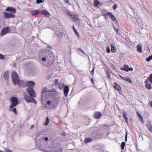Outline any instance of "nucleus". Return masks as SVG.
Returning a JSON list of instances; mask_svg holds the SVG:
<instances>
[{
	"mask_svg": "<svg viewBox=\"0 0 152 152\" xmlns=\"http://www.w3.org/2000/svg\"><path fill=\"white\" fill-rule=\"evenodd\" d=\"M39 13V11L38 10H33L31 11V14L32 15H35Z\"/></svg>",
	"mask_w": 152,
	"mask_h": 152,
	"instance_id": "2eb2a0df",
	"label": "nucleus"
},
{
	"mask_svg": "<svg viewBox=\"0 0 152 152\" xmlns=\"http://www.w3.org/2000/svg\"><path fill=\"white\" fill-rule=\"evenodd\" d=\"M42 14L45 15V16H49L50 15L49 13L46 10H43L41 11Z\"/></svg>",
	"mask_w": 152,
	"mask_h": 152,
	"instance_id": "aec40b11",
	"label": "nucleus"
},
{
	"mask_svg": "<svg viewBox=\"0 0 152 152\" xmlns=\"http://www.w3.org/2000/svg\"><path fill=\"white\" fill-rule=\"evenodd\" d=\"M133 70V68H132V67H131V68H129V69H128V70H129V71H132Z\"/></svg>",
	"mask_w": 152,
	"mask_h": 152,
	"instance_id": "603ef678",
	"label": "nucleus"
},
{
	"mask_svg": "<svg viewBox=\"0 0 152 152\" xmlns=\"http://www.w3.org/2000/svg\"><path fill=\"white\" fill-rule=\"evenodd\" d=\"M47 104L50 107L52 108H55L57 106L56 102L53 100L48 101Z\"/></svg>",
	"mask_w": 152,
	"mask_h": 152,
	"instance_id": "6e6552de",
	"label": "nucleus"
},
{
	"mask_svg": "<svg viewBox=\"0 0 152 152\" xmlns=\"http://www.w3.org/2000/svg\"><path fill=\"white\" fill-rule=\"evenodd\" d=\"M5 151L6 152H12L11 151L7 148H5Z\"/></svg>",
	"mask_w": 152,
	"mask_h": 152,
	"instance_id": "c03bdc74",
	"label": "nucleus"
},
{
	"mask_svg": "<svg viewBox=\"0 0 152 152\" xmlns=\"http://www.w3.org/2000/svg\"><path fill=\"white\" fill-rule=\"evenodd\" d=\"M137 116H138V117H139V118L140 121L142 122H144V121H143V117H142V116H141V115H140V114L139 113H138V112H137Z\"/></svg>",
	"mask_w": 152,
	"mask_h": 152,
	"instance_id": "cd10ccee",
	"label": "nucleus"
},
{
	"mask_svg": "<svg viewBox=\"0 0 152 152\" xmlns=\"http://www.w3.org/2000/svg\"><path fill=\"white\" fill-rule=\"evenodd\" d=\"M111 51L113 53H114L116 51V49L112 45H111Z\"/></svg>",
	"mask_w": 152,
	"mask_h": 152,
	"instance_id": "2f4dec72",
	"label": "nucleus"
},
{
	"mask_svg": "<svg viewBox=\"0 0 152 152\" xmlns=\"http://www.w3.org/2000/svg\"><path fill=\"white\" fill-rule=\"evenodd\" d=\"M127 133L126 132V134L125 138V141L126 142L127 140Z\"/></svg>",
	"mask_w": 152,
	"mask_h": 152,
	"instance_id": "de8ad7c7",
	"label": "nucleus"
},
{
	"mask_svg": "<svg viewBox=\"0 0 152 152\" xmlns=\"http://www.w3.org/2000/svg\"><path fill=\"white\" fill-rule=\"evenodd\" d=\"M124 68H121L120 69L122 70L125 71L126 72L129 71V66L128 65L126 64H124Z\"/></svg>",
	"mask_w": 152,
	"mask_h": 152,
	"instance_id": "412c9836",
	"label": "nucleus"
},
{
	"mask_svg": "<svg viewBox=\"0 0 152 152\" xmlns=\"http://www.w3.org/2000/svg\"><path fill=\"white\" fill-rule=\"evenodd\" d=\"M145 87L148 90H151L152 89V87L151 86V83L148 79H146L145 81Z\"/></svg>",
	"mask_w": 152,
	"mask_h": 152,
	"instance_id": "f8f14e48",
	"label": "nucleus"
},
{
	"mask_svg": "<svg viewBox=\"0 0 152 152\" xmlns=\"http://www.w3.org/2000/svg\"><path fill=\"white\" fill-rule=\"evenodd\" d=\"M9 110L10 111L13 112L15 114H16L17 113L16 108H10V107Z\"/></svg>",
	"mask_w": 152,
	"mask_h": 152,
	"instance_id": "a878e982",
	"label": "nucleus"
},
{
	"mask_svg": "<svg viewBox=\"0 0 152 152\" xmlns=\"http://www.w3.org/2000/svg\"><path fill=\"white\" fill-rule=\"evenodd\" d=\"M10 31V29L8 27L4 28L2 30L1 32V35H4L6 34L9 33Z\"/></svg>",
	"mask_w": 152,
	"mask_h": 152,
	"instance_id": "9d476101",
	"label": "nucleus"
},
{
	"mask_svg": "<svg viewBox=\"0 0 152 152\" xmlns=\"http://www.w3.org/2000/svg\"><path fill=\"white\" fill-rule=\"evenodd\" d=\"M137 51L139 53H142V48L141 47V46L140 45H137Z\"/></svg>",
	"mask_w": 152,
	"mask_h": 152,
	"instance_id": "4be33fe9",
	"label": "nucleus"
},
{
	"mask_svg": "<svg viewBox=\"0 0 152 152\" xmlns=\"http://www.w3.org/2000/svg\"><path fill=\"white\" fill-rule=\"evenodd\" d=\"M4 58V56L2 54H0V59H3Z\"/></svg>",
	"mask_w": 152,
	"mask_h": 152,
	"instance_id": "ea45409f",
	"label": "nucleus"
},
{
	"mask_svg": "<svg viewBox=\"0 0 152 152\" xmlns=\"http://www.w3.org/2000/svg\"><path fill=\"white\" fill-rule=\"evenodd\" d=\"M43 1L42 0H37V4L40 3L41 2H42Z\"/></svg>",
	"mask_w": 152,
	"mask_h": 152,
	"instance_id": "79ce46f5",
	"label": "nucleus"
},
{
	"mask_svg": "<svg viewBox=\"0 0 152 152\" xmlns=\"http://www.w3.org/2000/svg\"><path fill=\"white\" fill-rule=\"evenodd\" d=\"M73 29H74V31H75L76 34L79 36L78 33V32H77V30H76V29L74 28V26H73Z\"/></svg>",
	"mask_w": 152,
	"mask_h": 152,
	"instance_id": "a18cd8bd",
	"label": "nucleus"
},
{
	"mask_svg": "<svg viewBox=\"0 0 152 152\" xmlns=\"http://www.w3.org/2000/svg\"><path fill=\"white\" fill-rule=\"evenodd\" d=\"M9 72L8 71H7L4 75V78L6 80H8L9 78Z\"/></svg>",
	"mask_w": 152,
	"mask_h": 152,
	"instance_id": "6ab92c4d",
	"label": "nucleus"
},
{
	"mask_svg": "<svg viewBox=\"0 0 152 152\" xmlns=\"http://www.w3.org/2000/svg\"><path fill=\"white\" fill-rule=\"evenodd\" d=\"M152 59V55L146 58V60L147 61H149Z\"/></svg>",
	"mask_w": 152,
	"mask_h": 152,
	"instance_id": "e433bc0d",
	"label": "nucleus"
},
{
	"mask_svg": "<svg viewBox=\"0 0 152 152\" xmlns=\"http://www.w3.org/2000/svg\"><path fill=\"white\" fill-rule=\"evenodd\" d=\"M123 116L125 120V121L127 123H128V119L126 115V114L125 111H123Z\"/></svg>",
	"mask_w": 152,
	"mask_h": 152,
	"instance_id": "5701e85b",
	"label": "nucleus"
},
{
	"mask_svg": "<svg viewBox=\"0 0 152 152\" xmlns=\"http://www.w3.org/2000/svg\"><path fill=\"white\" fill-rule=\"evenodd\" d=\"M77 15H73L71 17L72 19L73 20H74L76 21L77 20Z\"/></svg>",
	"mask_w": 152,
	"mask_h": 152,
	"instance_id": "c756f323",
	"label": "nucleus"
},
{
	"mask_svg": "<svg viewBox=\"0 0 152 152\" xmlns=\"http://www.w3.org/2000/svg\"><path fill=\"white\" fill-rule=\"evenodd\" d=\"M119 77H121V78H122L123 79V77H122V76H121V75H120V76H119Z\"/></svg>",
	"mask_w": 152,
	"mask_h": 152,
	"instance_id": "0e129e2a",
	"label": "nucleus"
},
{
	"mask_svg": "<svg viewBox=\"0 0 152 152\" xmlns=\"http://www.w3.org/2000/svg\"><path fill=\"white\" fill-rule=\"evenodd\" d=\"M125 146V143L124 142H122L121 143V148L123 150Z\"/></svg>",
	"mask_w": 152,
	"mask_h": 152,
	"instance_id": "f704fd0d",
	"label": "nucleus"
},
{
	"mask_svg": "<svg viewBox=\"0 0 152 152\" xmlns=\"http://www.w3.org/2000/svg\"><path fill=\"white\" fill-rule=\"evenodd\" d=\"M91 82H92V83H94V80H93V79H91Z\"/></svg>",
	"mask_w": 152,
	"mask_h": 152,
	"instance_id": "bf43d9fd",
	"label": "nucleus"
},
{
	"mask_svg": "<svg viewBox=\"0 0 152 152\" xmlns=\"http://www.w3.org/2000/svg\"><path fill=\"white\" fill-rule=\"evenodd\" d=\"M64 1L66 3H68L69 0H64Z\"/></svg>",
	"mask_w": 152,
	"mask_h": 152,
	"instance_id": "13d9d810",
	"label": "nucleus"
},
{
	"mask_svg": "<svg viewBox=\"0 0 152 152\" xmlns=\"http://www.w3.org/2000/svg\"><path fill=\"white\" fill-rule=\"evenodd\" d=\"M17 84H18L20 87H24L26 85L23 81L20 80L18 81Z\"/></svg>",
	"mask_w": 152,
	"mask_h": 152,
	"instance_id": "a211bd4d",
	"label": "nucleus"
},
{
	"mask_svg": "<svg viewBox=\"0 0 152 152\" xmlns=\"http://www.w3.org/2000/svg\"><path fill=\"white\" fill-rule=\"evenodd\" d=\"M26 84L28 87L27 88V91L30 96L35 97L36 94L33 89L31 88L35 85V83L33 81H27L26 82Z\"/></svg>",
	"mask_w": 152,
	"mask_h": 152,
	"instance_id": "7ed1b4c3",
	"label": "nucleus"
},
{
	"mask_svg": "<svg viewBox=\"0 0 152 152\" xmlns=\"http://www.w3.org/2000/svg\"><path fill=\"white\" fill-rule=\"evenodd\" d=\"M117 7V5L116 4H115L113 5V8L114 10H115L116 8Z\"/></svg>",
	"mask_w": 152,
	"mask_h": 152,
	"instance_id": "a19ab883",
	"label": "nucleus"
},
{
	"mask_svg": "<svg viewBox=\"0 0 152 152\" xmlns=\"http://www.w3.org/2000/svg\"><path fill=\"white\" fill-rule=\"evenodd\" d=\"M15 64H15V63L14 64V66H15Z\"/></svg>",
	"mask_w": 152,
	"mask_h": 152,
	"instance_id": "69168bd1",
	"label": "nucleus"
},
{
	"mask_svg": "<svg viewBox=\"0 0 152 152\" xmlns=\"http://www.w3.org/2000/svg\"><path fill=\"white\" fill-rule=\"evenodd\" d=\"M92 140V138L90 137H87L85 138L84 140V142L85 143H87L91 142Z\"/></svg>",
	"mask_w": 152,
	"mask_h": 152,
	"instance_id": "bb28decb",
	"label": "nucleus"
},
{
	"mask_svg": "<svg viewBox=\"0 0 152 152\" xmlns=\"http://www.w3.org/2000/svg\"><path fill=\"white\" fill-rule=\"evenodd\" d=\"M7 11H10L12 14H14L16 13V9L12 7H8L6 9Z\"/></svg>",
	"mask_w": 152,
	"mask_h": 152,
	"instance_id": "9b49d317",
	"label": "nucleus"
},
{
	"mask_svg": "<svg viewBox=\"0 0 152 152\" xmlns=\"http://www.w3.org/2000/svg\"><path fill=\"white\" fill-rule=\"evenodd\" d=\"M54 83H55V85L56 86L58 85V80L57 79H56L54 81Z\"/></svg>",
	"mask_w": 152,
	"mask_h": 152,
	"instance_id": "4c0bfd02",
	"label": "nucleus"
},
{
	"mask_svg": "<svg viewBox=\"0 0 152 152\" xmlns=\"http://www.w3.org/2000/svg\"><path fill=\"white\" fill-rule=\"evenodd\" d=\"M114 84L115 85L113 86V87L115 88L119 92L120 91H121V87L118 84H117L116 82L114 83Z\"/></svg>",
	"mask_w": 152,
	"mask_h": 152,
	"instance_id": "f3484780",
	"label": "nucleus"
},
{
	"mask_svg": "<svg viewBox=\"0 0 152 152\" xmlns=\"http://www.w3.org/2000/svg\"><path fill=\"white\" fill-rule=\"evenodd\" d=\"M107 15H108L113 21H115L116 20L115 18V17L110 12H107Z\"/></svg>",
	"mask_w": 152,
	"mask_h": 152,
	"instance_id": "dca6fc26",
	"label": "nucleus"
},
{
	"mask_svg": "<svg viewBox=\"0 0 152 152\" xmlns=\"http://www.w3.org/2000/svg\"><path fill=\"white\" fill-rule=\"evenodd\" d=\"M151 107H152V101L151 102Z\"/></svg>",
	"mask_w": 152,
	"mask_h": 152,
	"instance_id": "052dcab7",
	"label": "nucleus"
},
{
	"mask_svg": "<svg viewBox=\"0 0 152 152\" xmlns=\"http://www.w3.org/2000/svg\"><path fill=\"white\" fill-rule=\"evenodd\" d=\"M3 14L5 18L8 19L13 18L15 17V15L12 14L10 13L6 12H4L3 13Z\"/></svg>",
	"mask_w": 152,
	"mask_h": 152,
	"instance_id": "1a4fd4ad",
	"label": "nucleus"
},
{
	"mask_svg": "<svg viewBox=\"0 0 152 152\" xmlns=\"http://www.w3.org/2000/svg\"><path fill=\"white\" fill-rule=\"evenodd\" d=\"M62 150H63L62 149L60 148L58 150L57 149V150H56L55 152H62Z\"/></svg>",
	"mask_w": 152,
	"mask_h": 152,
	"instance_id": "58836bf2",
	"label": "nucleus"
},
{
	"mask_svg": "<svg viewBox=\"0 0 152 152\" xmlns=\"http://www.w3.org/2000/svg\"><path fill=\"white\" fill-rule=\"evenodd\" d=\"M149 79V81L150 83H152V74H151L150 75V77L149 78L148 77H147V79L148 80Z\"/></svg>",
	"mask_w": 152,
	"mask_h": 152,
	"instance_id": "72a5a7b5",
	"label": "nucleus"
},
{
	"mask_svg": "<svg viewBox=\"0 0 152 152\" xmlns=\"http://www.w3.org/2000/svg\"><path fill=\"white\" fill-rule=\"evenodd\" d=\"M101 3L98 0H94V6L96 7H97Z\"/></svg>",
	"mask_w": 152,
	"mask_h": 152,
	"instance_id": "c85d7f7f",
	"label": "nucleus"
},
{
	"mask_svg": "<svg viewBox=\"0 0 152 152\" xmlns=\"http://www.w3.org/2000/svg\"><path fill=\"white\" fill-rule=\"evenodd\" d=\"M82 52H83V53L84 54H85V53L84 52V51H83V50H82Z\"/></svg>",
	"mask_w": 152,
	"mask_h": 152,
	"instance_id": "e2e57ef3",
	"label": "nucleus"
},
{
	"mask_svg": "<svg viewBox=\"0 0 152 152\" xmlns=\"http://www.w3.org/2000/svg\"><path fill=\"white\" fill-rule=\"evenodd\" d=\"M41 134V132H39L37 134V137H39V135Z\"/></svg>",
	"mask_w": 152,
	"mask_h": 152,
	"instance_id": "8fccbe9b",
	"label": "nucleus"
},
{
	"mask_svg": "<svg viewBox=\"0 0 152 152\" xmlns=\"http://www.w3.org/2000/svg\"><path fill=\"white\" fill-rule=\"evenodd\" d=\"M107 74L108 76V77H110V73L109 71H107Z\"/></svg>",
	"mask_w": 152,
	"mask_h": 152,
	"instance_id": "3c124183",
	"label": "nucleus"
},
{
	"mask_svg": "<svg viewBox=\"0 0 152 152\" xmlns=\"http://www.w3.org/2000/svg\"><path fill=\"white\" fill-rule=\"evenodd\" d=\"M94 67L93 68L92 70L91 71V73L92 74H94Z\"/></svg>",
	"mask_w": 152,
	"mask_h": 152,
	"instance_id": "864d4df0",
	"label": "nucleus"
},
{
	"mask_svg": "<svg viewBox=\"0 0 152 152\" xmlns=\"http://www.w3.org/2000/svg\"><path fill=\"white\" fill-rule=\"evenodd\" d=\"M58 88L61 89H62L64 88V84L63 83H60L58 85Z\"/></svg>",
	"mask_w": 152,
	"mask_h": 152,
	"instance_id": "7c9ffc66",
	"label": "nucleus"
},
{
	"mask_svg": "<svg viewBox=\"0 0 152 152\" xmlns=\"http://www.w3.org/2000/svg\"><path fill=\"white\" fill-rule=\"evenodd\" d=\"M69 88V87L67 86H65L64 88V93L65 96L66 97L67 96Z\"/></svg>",
	"mask_w": 152,
	"mask_h": 152,
	"instance_id": "4468645a",
	"label": "nucleus"
},
{
	"mask_svg": "<svg viewBox=\"0 0 152 152\" xmlns=\"http://www.w3.org/2000/svg\"><path fill=\"white\" fill-rule=\"evenodd\" d=\"M49 118L48 117L47 118L46 120V121L45 124L44 123L43 124V125L45 126H47L49 124Z\"/></svg>",
	"mask_w": 152,
	"mask_h": 152,
	"instance_id": "473e14b6",
	"label": "nucleus"
},
{
	"mask_svg": "<svg viewBox=\"0 0 152 152\" xmlns=\"http://www.w3.org/2000/svg\"><path fill=\"white\" fill-rule=\"evenodd\" d=\"M78 50H80V51H82V50H81V49L80 48H78Z\"/></svg>",
	"mask_w": 152,
	"mask_h": 152,
	"instance_id": "680f3d73",
	"label": "nucleus"
},
{
	"mask_svg": "<svg viewBox=\"0 0 152 152\" xmlns=\"http://www.w3.org/2000/svg\"><path fill=\"white\" fill-rule=\"evenodd\" d=\"M11 77L14 84L17 85L18 81L19 80L17 73L15 72H12L11 74Z\"/></svg>",
	"mask_w": 152,
	"mask_h": 152,
	"instance_id": "20e7f679",
	"label": "nucleus"
},
{
	"mask_svg": "<svg viewBox=\"0 0 152 152\" xmlns=\"http://www.w3.org/2000/svg\"><path fill=\"white\" fill-rule=\"evenodd\" d=\"M48 140H49L48 137H45L44 135H42L39 139L37 140L36 142V146L39 150L45 152H47V149L46 145Z\"/></svg>",
	"mask_w": 152,
	"mask_h": 152,
	"instance_id": "f03ea898",
	"label": "nucleus"
},
{
	"mask_svg": "<svg viewBox=\"0 0 152 152\" xmlns=\"http://www.w3.org/2000/svg\"><path fill=\"white\" fill-rule=\"evenodd\" d=\"M66 13L69 16H70L71 17L73 14L71 12L68 10L67 11Z\"/></svg>",
	"mask_w": 152,
	"mask_h": 152,
	"instance_id": "c9c22d12",
	"label": "nucleus"
},
{
	"mask_svg": "<svg viewBox=\"0 0 152 152\" xmlns=\"http://www.w3.org/2000/svg\"><path fill=\"white\" fill-rule=\"evenodd\" d=\"M114 29L115 31L117 33H118V32L119 31L118 29V28H116V27H114Z\"/></svg>",
	"mask_w": 152,
	"mask_h": 152,
	"instance_id": "37998d69",
	"label": "nucleus"
},
{
	"mask_svg": "<svg viewBox=\"0 0 152 152\" xmlns=\"http://www.w3.org/2000/svg\"><path fill=\"white\" fill-rule=\"evenodd\" d=\"M55 148H56V149H57V147H56Z\"/></svg>",
	"mask_w": 152,
	"mask_h": 152,
	"instance_id": "338daca9",
	"label": "nucleus"
},
{
	"mask_svg": "<svg viewBox=\"0 0 152 152\" xmlns=\"http://www.w3.org/2000/svg\"><path fill=\"white\" fill-rule=\"evenodd\" d=\"M94 116L95 118L97 119H99L101 117L102 114L100 112H96L95 113Z\"/></svg>",
	"mask_w": 152,
	"mask_h": 152,
	"instance_id": "ddd939ff",
	"label": "nucleus"
},
{
	"mask_svg": "<svg viewBox=\"0 0 152 152\" xmlns=\"http://www.w3.org/2000/svg\"><path fill=\"white\" fill-rule=\"evenodd\" d=\"M107 53H109L110 52V48L109 47L107 48Z\"/></svg>",
	"mask_w": 152,
	"mask_h": 152,
	"instance_id": "49530a36",
	"label": "nucleus"
},
{
	"mask_svg": "<svg viewBox=\"0 0 152 152\" xmlns=\"http://www.w3.org/2000/svg\"><path fill=\"white\" fill-rule=\"evenodd\" d=\"M54 90L53 88H51L49 90H47V88H44L43 89V90H42L41 93L42 94V100L43 99V97L44 96L46 95V94H47L48 93L50 92H53Z\"/></svg>",
	"mask_w": 152,
	"mask_h": 152,
	"instance_id": "0eeeda50",
	"label": "nucleus"
},
{
	"mask_svg": "<svg viewBox=\"0 0 152 152\" xmlns=\"http://www.w3.org/2000/svg\"><path fill=\"white\" fill-rule=\"evenodd\" d=\"M10 100L12 102L10 106V108H14L18 104V100L15 97H12L10 99Z\"/></svg>",
	"mask_w": 152,
	"mask_h": 152,
	"instance_id": "39448f33",
	"label": "nucleus"
},
{
	"mask_svg": "<svg viewBox=\"0 0 152 152\" xmlns=\"http://www.w3.org/2000/svg\"><path fill=\"white\" fill-rule=\"evenodd\" d=\"M47 47L48 48H49V49H52V48L51 47V46H48Z\"/></svg>",
	"mask_w": 152,
	"mask_h": 152,
	"instance_id": "5fc2aeb1",
	"label": "nucleus"
},
{
	"mask_svg": "<svg viewBox=\"0 0 152 152\" xmlns=\"http://www.w3.org/2000/svg\"><path fill=\"white\" fill-rule=\"evenodd\" d=\"M110 65H111V66H112V68L113 69H115V66L112 64H111Z\"/></svg>",
	"mask_w": 152,
	"mask_h": 152,
	"instance_id": "09e8293b",
	"label": "nucleus"
},
{
	"mask_svg": "<svg viewBox=\"0 0 152 152\" xmlns=\"http://www.w3.org/2000/svg\"><path fill=\"white\" fill-rule=\"evenodd\" d=\"M31 97L28 95H24V99L25 100L28 102H33L35 104L37 103V102L35 99L32 97Z\"/></svg>",
	"mask_w": 152,
	"mask_h": 152,
	"instance_id": "423d86ee",
	"label": "nucleus"
},
{
	"mask_svg": "<svg viewBox=\"0 0 152 152\" xmlns=\"http://www.w3.org/2000/svg\"><path fill=\"white\" fill-rule=\"evenodd\" d=\"M34 126L33 125H32L30 127V129H32L33 128Z\"/></svg>",
	"mask_w": 152,
	"mask_h": 152,
	"instance_id": "6e6d98bb",
	"label": "nucleus"
},
{
	"mask_svg": "<svg viewBox=\"0 0 152 152\" xmlns=\"http://www.w3.org/2000/svg\"><path fill=\"white\" fill-rule=\"evenodd\" d=\"M40 50L39 51V62L43 65L49 66L54 63V60L53 55L51 53L48 54L49 50Z\"/></svg>",
	"mask_w": 152,
	"mask_h": 152,
	"instance_id": "f257e3e1",
	"label": "nucleus"
},
{
	"mask_svg": "<svg viewBox=\"0 0 152 152\" xmlns=\"http://www.w3.org/2000/svg\"><path fill=\"white\" fill-rule=\"evenodd\" d=\"M123 79L129 83H131L132 82V80L129 77H124L123 78Z\"/></svg>",
	"mask_w": 152,
	"mask_h": 152,
	"instance_id": "393cba45",
	"label": "nucleus"
},
{
	"mask_svg": "<svg viewBox=\"0 0 152 152\" xmlns=\"http://www.w3.org/2000/svg\"><path fill=\"white\" fill-rule=\"evenodd\" d=\"M146 126L149 130L151 132H152V127L150 123L149 122H148Z\"/></svg>",
	"mask_w": 152,
	"mask_h": 152,
	"instance_id": "b1692460",
	"label": "nucleus"
},
{
	"mask_svg": "<svg viewBox=\"0 0 152 152\" xmlns=\"http://www.w3.org/2000/svg\"><path fill=\"white\" fill-rule=\"evenodd\" d=\"M61 135L63 136H65L66 135V134L64 133H63L61 134Z\"/></svg>",
	"mask_w": 152,
	"mask_h": 152,
	"instance_id": "4d7b16f0",
	"label": "nucleus"
}]
</instances>
